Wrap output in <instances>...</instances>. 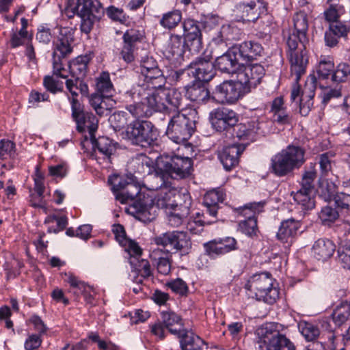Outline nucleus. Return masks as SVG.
Masks as SVG:
<instances>
[{"label":"nucleus","mask_w":350,"mask_h":350,"mask_svg":"<svg viewBox=\"0 0 350 350\" xmlns=\"http://www.w3.org/2000/svg\"><path fill=\"white\" fill-rule=\"evenodd\" d=\"M182 26L187 49L191 53H198L202 48V32L198 22L187 18L183 21Z\"/></svg>","instance_id":"a211bd4d"},{"label":"nucleus","mask_w":350,"mask_h":350,"mask_svg":"<svg viewBox=\"0 0 350 350\" xmlns=\"http://www.w3.org/2000/svg\"><path fill=\"white\" fill-rule=\"evenodd\" d=\"M305 154L302 147L289 144L272 157L269 170L278 177H284L304 164Z\"/></svg>","instance_id":"7ed1b4c3"},{"label":"nucleus","mask_w":350,"mask_h":350,"mask_svg":"<svg viewBox=\"0 0 350 350\" xmlns=\"http://www.w3.org/2000/svg\"><path fill=\"white\" fill-rule=\"evenodd\" d=\"M244 150L245 146L234 144L219 152L218 159L226 171H230L239 164L240 155Z\"/></svg>","instance_id":"a878e982"},{"label":"nucleus","mask_w":350,"mask_h":350,"mask_svg":"<svg viewBox=\"0 0 350 350\" xmlns=\"http://www.w3.org/2000/svg\"><path fill=\"white\" fill-rule=\"evenodd\" d=\"M238 230L247 237L254 239L258 237L260 232L256 219H245L238 224Z\"/></svg>","instance_id":"49530a36"},{"label":"nucleus","mask_w":350,"mask_h":350,"mask_svg":"<svg viewBox=\"0 0 350 350\" xmlns=\"http://www.w3.org/2000/svg\"><path fill=\"white\" fill-rule=\"evenodd\" d=\"M144 77V81L142 85H137L133 87L130 90L125 92L124 95V101L125 103V107H127L128 103L126 101L127 94H129L134 90L138 88H142L147 92H153V90H159L161 88L165 86L166 83V79L163 75V71L159 67L155 68L152 70H150L142 74Z\"/></svg>","instance_id":"5701e85b"},{"label":"nucleus","mask_w":350,"mask_h":350,"mask_svg":"<svg viewBox=\"0 0 350 350\" xmlns=\"http://www.w3.org/2000/svg\"><path fill=\"white\" fill-rule=\"evenodd\" d=\"M96 88L97 92L107 98L113 96L115 90L111 81L108 72H102L96 79Z\"/></svg>","instance_id":"58836bf2"},{"label":"nucleus","mask_w":350,"mask_h":350,"mask_svg":"<svg viewBox=\"0 0 350 350\" xmlns=\"http://www.w3.org/2000/svg\"><path fill=\"white\" fill-rule=\"evenodd\" d=\"M183 22L182 12L178 9H173L163 13L159 18V24L164 29L172 31Z\"/></svg>","instance_id":"f704fd0d"},{"label":"nucleus","mask_w":350,"mask_h":350,"mask_svg":"<svg viewBox=\"0 0 350 350\" xmlns=\"http://www.w3.org/2000/svg\"><path fill=\"white\" fill-rule=\"evenodd\" d=\"M129 263L133 270L137 272L138 274L144 279L148 278L152 275V271L150 262L146 259L140 258H129Z\"/></svg>","instance_id":"de8ad7c7"},{"label":"nucleus","mask_w":350,"mask_h":350,"mask_svg":"<svg viewBox=\"0 0 350 350\" xmlns=\"http://www.w3.org/2000/svg\"><path fill=\"white\" fill-rule=\"evenodd\" d=\"M166 286L170 288L172 292L180 296H187L189 293L187 284L181 278L172 280L166 283Z\"/></svg>","instance_id":"052dcab7"},{"label":"nucleus","mask_w":350,"mask_h":350,"mask_svg":"<svg viewBox=\"0 0 350 350\" xmlns=\"http://www.w3.org/2000/svg\"><path fill=\"white\" fill-rule=\"evenodd\" d=\"M43 85L47 91L52 94L62 92L64 90L63 82L54 79L52 76H45L44 77Z\"/></svg>","instance_id":"0e129e2a"},{"label":"nucleus","mask_w":350,"mask_h":350,"mask_svg":"<svg viewBox=\"0 0 350 350\" xmlns=\"http://www.w3.org/2000/svg\"><path fill=\"white\" fill-rule=\"evenodd\" d=\"M317 89V78L314 75H310L304 85L303 89L300 88L299 96L293 102L299 103V113L302 116H307L313 107V98Z\"/></svg>","instance_id":"aec40b11"},{"label":"nucleus","mask_w":350,"mask_h":350,"mask_svg":"<svg viewBox=\"0 0 350 350\" xmlns=\"http://www.w3.org/2000/svg\"><path fill=\"white\" fill-rule=\"evenodd\" d=\"M65 85L67 91L71 94V97L68 96V100L71 105L73 99L78 100L77 96L79 92L83 96H87L88 94V85L83 79L71 77L70 79H66Z\"/></svg>","instance_id":"72a5a7b5"},{"label":"nucleus","mask_w":350,"mask_h":350,"mask_svg":"<svg viewBox=\"0 0 350 350\" xmlns=\"http://www.w3.org/2000/svg\"><path fill=\"white\" fill-rule=\"evenodd\" d=\"M126 109L134 118H149L155 112L170 113L182 108L184 97L176 89L165 86L153 92L138 88L127 94Z\"/></svg>","instance_id":"f257e3e1"},{"label":"nucleus","mask_w":350,"mask_h":350,"mask_svg":"<svg viewBox=\"0 0 350 350\" xmlns=\"http://www.w3.org/2000/svg\"><path fill=\"white\" fill-rule=\"evenodd\" d=\"M264 202H252L234 208V212L245 219H256L257 215L262 211Z\"/></svg>","instance_id":"79ce46f5"},{"label":"nucleus","mask_w":350,"mask_h":350,"mask_svg":"<svg viewBox=\"0 0 350 350\" xmlns=\"http://www.w3.org/2000/svg\"><path fill=\"white\" fill-rule=\"evenodd\" d=\"M332 321L336 327H340L350 319V302L342 301L332 314Z\"/></svg>","instance_id":"ea45409f"},{"label":"nucleus","mask_w":350,"mask_h":350,"mask_svg":"<svg viewBox=\"0 0 350 350\" xmlns=\"http://www.w3.org/2000/svg\"><path fill=\"white\" fill-rule=\"evenodd\" d=\"M248 92L237 77V80H226L217 85L213 92L211 100L220 105H234Z\"/></svg>","instance_id":"1a4fd4ad"},{"label":"nucleus","mask_w":350,"mask_h":350,"mask_svg":"<svg viewBox=\"0 0 350 350\" xmlns=\"http://www.w3.org/2000/svg\"><path fill=\"white\" fill-rule=\"evenodd\" d=\"M280 325L275 322H266L256 332V342L262 350H295L294 343L280 332Z\"/></svg>","instance_id":"20e7f679"},{"label":"nucleus","mask_w":350,"mask_h":350,"mask_svg":"<svg viewBox=\"0 0 350 350\" xmlns=\"http://www.w3.org/2000/svg\"><path fill=\"white\" fill-rule=\"evenodd\" d=\"M185 48L187 49L185 39L182 36L175 33L171 34L166 51L169 55L172 56V58L178 59L183 55ZM167 57L170 58V57Z\"/></svg>","instance_id":"c9c22d12"},{"label":"nucleus","mask_w":350,"mask_h":350,"mask_svg":"<svg viewBox=\"0 0 350 350\" xmlns=\"http://www.w3.org/2000/svg\"><path fill=\"white\" fill-rule=\"evenodd\" d=\"M136 118L125 129L126 138L133 145L142 147L153 146L159 136L158 129L152 122Z\"/></svg>","instance_id":"0eeeda50"},{"label":"nucleus","mask_w":350,"mask_h":350,"mask_svg":"<svg viewBox=\"0 0 350 350\" xmlns=\"http://www.w3.org/2000/svg\"><path fill=\"white\" fill-rule=\"evenodd\" d=\"M224 255L238 249L237 241L234 237H226L215 239Z\"/></svg>","instance_id":"680f3d73"},{"label":"nucleus","mask_w":350,"mask_h":350,"mask_svg":"<svg viewBox=\"0 0 350 350\" xmlns=\"http://www.w3.org/2000/svg\"><path fill=\"white\" fill-rule=\"evenodd\" d=\"M71 110L72 118L77 124V130L79 133L88 131L90 137H94L98 129V120L96 117L91 112L83 111L79 100H72Z\"/></svg>","instance_id":"4468645a"},{"label":"nucleus","mask_w":350,"mask_h":350,"mask_svg":"<svg viewBox=\"0 0 350 350\" xmlns=\"http://www.w3.org/2000/svg\"><path fill=\"white\" fill-rule=\"evenodd\" d=\"M350 79V65L342 62L337 65L332 75V81L337 83H345Z\"/></svg>","instance_id":"864d4df0"},{"label":"nucleus","mask_w":350,"mask_h":350,"mask_svg":"<svg viewBox=\"0 0 350 350\" xmlns=\"http://www.w3.org/2000/svg\"><path fill=\"white\" fill-rule=\"evenodd\" d=\"M294 32L301 34V38L305 40L308 29V16L304 11H299L293 16Z\"/></svg>","instance_id":"09e8293b"},{"label":"nucleus","mask_w":350,"mask_h":350,"mask_svg":"<svg viewBox=\"0 0 350 350\" xmlns=\"http://www.w3.org/2000/svg\"><path fill=\"white\" fill-rule=\"evenodd\" d=\"M275 279L269 272L252 275L245 285L247 291L254 294L256 299L269 304H274L279 297V289L274 284Z\"/></svg>","instance_id":"423d86ee"},{"label":"nucleus","mask_w":350,"mask_h":350,"mask_svg":"<svg viewBox=\"0 0 350 350\" xmlns=\"http://www.w3.org/2000/svg\"><path fill=\"white\" fill-rule=\"evenodd\" d=\"M329 6L324 11L325 20L330 23L338 20L340 15L344 13V7L338 3H329Z\"/></svg>","instance_id":"6e6d98bb"},{"label":"nucleus","mask_w":350,"mask_h":350,"mask_svg":"<svg viewBox=\"0 0 350 350\" xmlns=\"http://www.w3.org/2000/svg\"><path fill=\"white\" fill-rule=\"evenodd\" d=\"M286 43L290 52L302 51L306 50L308 38L305 36V40H304L301 38V34L293 31L289 34Z\"/></svg>","instance_id":"8fccbe9b"},{"label":"nucleus","mask_w":350,"mask_h":350,"mask_svg":"<svg viewBox=\"0 0 350 350\" xmlns=\"http://www.w3.org/2000/svg\"><path fill=\"white\" fill-rule=\"evenodd\" d=\"M91 60L88 55H80L69 64V72L72 77L83 79L88 72V66Z\"/></svg>","instance_id":"e433bc0d"},{"label":"nucleus","mask_w":350,"mask_h":350,"mask_svg":"<svg viewBox=\"0 0 350 350\" xmlns=\"http://www.w3.org/2000/svg\"><path fill=\"white\" fill-rule=\"evenodd\" d=\"M182 199L183 203L170 204L171 207L169 211L174 214H178V215L185 219L190 213L191 199L189 194H183Z\"/></svg>","instance_id":"3c124183"},{"label":"nucleus","mask_w":350,"mask_h":350,"mask_svg":"<svg viewBox=\"0 0 350 350\" xmlns=\"http://www.w3.org/2000/svg\"><path fill=\"white\" fill-rule=\"evenodd\" d=\"M288 56L291 63V73L295 76L291 92V100L294 101L299 96L300 85L298 82L301 77L306 72L308 58L306 50L290 52Z\"/></svg>","instance_id":"dca6fc26"},{"label":"nucleus","mask_w":350,"mask_h":350,"mask_svg":"<svg viewBox=\"0 0 350 350\" xmlns=\"http://www.w3.org/2000/svg\"><path fill=\"white\" fill-rule=\"evenodd\" d=\"M298 328L308 342H314L320 336V329L317 325L312 322L301 321L298 323Z\"/></svg>","instance_id":"37998d69"},{"label":"nucleus","mask_w":350,"mask_h":350,"mask_svg":"<svg viewBox=\"0 0 350 350\" xmlns=\"http://www.w3.org/2000/svg\"><path fill=\"white\" fill-rule=\"evenodd\" d=\"M265 75V69L260 64H250L245 67L242 72L237 75L246 90L250 92L252 88H256L261 83Z\"/></svg>","instance_id":"4be33fe9"},{"label":"nucleus","mask_w":350,"mask_h":350,"mask_svg":"<svg viewBox=\"0 0 350 350\" xmlns=\"http://www.w3.org/2000/svg\"><path fill=\"white\" fill-rule=\"evenodd\" d=\"M212 126L217 132H231L239 121L237 113L232 109L218 107L210 113Z\"/></svg>","instance_id":"f3484780"},{"label":"nucleus","mask_w":350,"mask_h":350,"mask_svg":"<svg viewBox=\"0 0 350 350\" xmlns=\"http://www.w3.org/2000/svg\"><path fill=\"white\" fill-rule=\"evenodd\" d=\"M316 165L315 162H310L304 167L299 183L301 187L314 189V181L318 175Z\"/></svg>","instance_id":"a18cd8bd"},{"label":"nucleus","mask_w":350,"mask_h":350,"mask_svg":"<svg viewBox=\"0 0 350 350\" xmlns=\"http://www.w3.org/2000/svg\"><path fill=\"white\" fill-rule=\"evenodd\" d=\"M74 31L69 27H60L59 35L53 41V57H67L73 52Z\"/></svg>","instance_id":"412c9836"},{"label":"nucleus","mask_w":350,"mask_h":350,"mask_svg":"<svg viewBox=\"0 0 350 350\" xmlns=\"http://www.w3.org/2000/svg\"><path fill=\"white\" fill-rule=\"evenodd\" d=\"M204 249L206 254L212 258H215L218 256H223L224 254L221 252V248L219 247L215 239L209 241L203 244Z\"/></svg>","instance_id":"774afa93"},{"label":"nucleus","mask_w":350,"mask_h":350,"mask_svg":"<svg viewBox=\"0 0 350 350\" xmlns=\"http://www.w3.org/2000/svg\"><path fill=\"white\" fill-rule=\"evenodd\" d=\"M334 70V64L332 61L325 57L321 59L319 63L317 72L319 78L322 79H327Z\"/></svg>","instance_id":"bf43d9fd"},{"label":"nucleus","mask_w":350,"mask_h":350,"mask_svg":"<svg viewBox=\"0 0 350 350\" xmlns=\"http://www.w3.org/2000/svg\"><path fill=\"white\" fill-rule=\"evenodd\" d=\"M338 216L337 211L330 206L323 207L319 213V218L323 224L332 223L338 218Z\"/></svg>","instance_id":"69168bd1"},{"label":"nucleus","mask_w":350,"mask_h":350,"mask_svg":"<svg viewBox=\"0 0 350 350\" xmlns=\"http://www.w3.org/2000/svg\"><path fill=\"white\" fill-rule=\"evenodd\" d=\"M300 228L301 222L299 220L293 218L283 220L280 224L276 237L282 243H291L295 237L297 236Z\"/></svg>","instance_id":"c85d7f7f"},{"label":"nucleus","mask_w":350,"mask_h":350,"mask_svg":"<svg viewBox=\"0 0 350 350\" xmlns=\"http://www.w3.org/2000/svg\"><path fill=\"white\" fill-rule=\"evenodd\" d=\"M161 321L172 334L180 336L182 331H184L181 317L173 311H162L161 312Z\"/></svg>","instance_id":"7c9ffc66"},{"label":"nucleus","mask_w":350,"mask_h":350,"mask_svg":"<svg viewBox=\"0 0 350 350\" xmlns=\"http://www.w3.org/2000/svg\"><path fill=\"white\" fill-rule=\"evenodd\" d=\"M240 61L247 63L262 56L264 49L262 45L256 41H244L240 44L233 45Z\"/></svg>","instance_id":"393cba45"},{"label":"nucleus","mask_w":350,"mask_h":350,"mask_svg":"<svg viewBox=\"0 0 350 350\" xmlns=\"http://www.w3.org/2000/svg\"><path fill=\"white\" fill-rule=\"evenodd\" d=\"M313 190L310 188L301 187L295 193H293L294 200L301 206L304 210H311L314 208L315 201L313 196Z\"/></svg>","instance_id":"4c0bfd02"},{"label":"nucleus","mask_w":350,"mask_h":350,"mask_svg":"<svg viewBox=\"0 0 350 350\" xmlns=\"http://www.w3.org/2000/svg\"><path fill=\"white\" fill-rule=\"evenodd\" d=\"M92 144L93 152L91 154L100 165L108 167L111 163V157L116 151V144L107 137L102 136L98 138L90 137Z\"/></svg>","instance_id":"2eb2a0df"},{"label":"nucleus","mask_w":350,"mask_h":350,"mask_svg":"<svg viewBox=\"0 0 350 350\" xmlns=\"http://www.w3.org/2000/svg\"><path fill=\"white\" fill-rule=\"evenodd\" d=\"M144 38L143 31L134 29H128L123 34V45L120 56L126 63L129 64L134 61L135 52L137 50V45L142 42Z\"/></svg>","instance_id":"6ab92c4d"},{"label":"nucleus","mask_w":350,"mask_h":350,"mask_svg":"<svg viewBox=\"0 0 350 350\" xmlns=\"http://www.w3.org/2000/svg\"><path fill=\"white\" fill-rule=\"evenodd\" d=\"M150 258L159 273L163 275L170 274L172 263L171 252L163 249H154L150 254Z\"/></svg>","instance_id":"cd10ccee"},{"label":"nucleus","mask_w":350,"mask_h":350,"mask_svg":"<svg viewBox=\"0 0 350 350\" xmlns=\"http://www.w3.org/2000/svg\"><path fill=\"white\" fill-rule=\"evenodd\" d=\"M32 41V35L29 33H24L23 31L13 32L11 34L10 44L12 48H17L26 45Z\"/></svg>","instance_id":"4d7b16f0"},{"label":"nucleus","mask_w":350,"mask_h":350,"mask_svg":"<svg viewBox=\"0 0 350 350\" xmlns=\"http://www.w3.org/2000/svg\"><path fill=\"white\" fill-rule=\"evenodd\" d=\"M192 166L193 161L190 158L176 154L166 157L161 161V165H159L152 174L154 178L159 179V185L152 186L151 189H161L157 201L158 206L162 208H167L170 206L166 201V196H162L163 193L167 196L164 190L171 187L168 178L183 179L188 177L191 174Z\"/></svg>","instance_id":"f03ea898"},{"label":"nucleus","mask_w":350,"mask_h":350,"mask_svg":"<svg viewBox=\"0 0 350 350\" xmlns=\"http://www.w3.org/2000/svg\"><path fill=\"white\" fill-rule=\"evenodd\" d=\"M75 9L81 19L80 29L85 34L90 33L94 23L104 15L103 8L98 0H77Z\"/></svg>","instance_id":"9d476101"},{"label":"nucleus","mask_w":350,"mask_h":350,"mask_svg":"<svg viewBox=\"0 0 350 350\" xmlns=\"http://www.w3.org/2000/svg\"><path fill=\"white\" fill-rule=\"evenodd\" d=\"M217 220L218 219L210 217L204 213H197L193 219L187 223V229L192 234L200 235L206 225L215 224Z\"/></svg>","instance_id":"473e14b6"},{"label":"nucleus","mask_w":350,"mask_h":350,"mask_svg":"<svg viewBox=\"0 0 350 350\" xmlns=\"http://www.w3.org/2000/svg\"><path fill=\"white\" fill-rule=\"evenodd\" d=\"M268 122L264 121H247L245 123H236L232 130V135L241 142L243 146H246L255 142L260 136H265L269 133Z\"/></svg>","instance_id":"f8f14e48"},{"label":"nucleus","mask_w":350,"mask_h":350,"mask_svg":"<svg viewBox=\"0 0 350 350\" xmlns=\"http://www.w3.org/2000/svg\"><path fill=\"white\" fill-rule=\"evenodd\" d=\"M212 59V52L206 50L187 66V70L189 71L188 75L191 74L195 80L209 82L215 76V64Z\"/></svg>","instance_id":"ddd939ff"},{"label":"nucleus","mask_w":350,"mask_h":350,"mask_svg":"<svg viewBox=\"0 0 350 350\" xmlns=\"http://www.w3.org/2000/svg\"><path fill=\"white\" fill-rule=\"evenodd\" d=\"M36 39L42 44H48L52 39L51 30L46 25L43 24L38 27Z\"/></svg>","instance_id":"338daca9"},{"label":"nucleus","mask_w":350,"mask_h":350,"mask_svg":"<svg viewBox=\"0 0 350 350\" xmlns=\"http://www.w3.org/2000/svg\"><path fill=\"white\" fill-rule=\"evenodd\" d=\"M180 340L182 350H202L204 340L192 332L181 334Z\"/></svg>","instance_id":"a19ab883"},{"label":"nucleus","mask_w":350,"mask_h":350,"mask_svg":"<svg viewBox=\"0 0 350 350\" xmlns=\"http://www.w3.org/2000/svg\"><path fill=\"white\" fill-rule=\"evenodd\" d=\"M139 193V187L131 182L124 191L116 194V199L122 204L133 202L127 208V212L142 222H150L156 217V208L152 204L144 202L140 198L135 200Z\"/></svg>","instance_id":"39448f33"},{"label":"nucleus","mask_w":350,"mask_h":350,"mask_svg":"<svg viewBox=\"0 0 350 350\" xmlns=\"http://www.w3.org/2000/svg\"><path fill=\"white\" fill-rule=\"evenodd\" d=\"M224 200V195L222 191L213 189L208 191L204 197V206L206 210L204 213L210 217L218 219L217 213L219 209V204Z\"/></svg>","instance_id":"c756f323"},{"label":"nucleus","mask_w":350,"mask_h":350,"mask_svg":"<svg viewBox=\"0 0 350 350\" xmlns=\"http://www.w3.org/2000/svg\"><path fill=\"white\" fill-rule=\"evenodd\" d=\"M195 111L188 114L178 112L174 115L167 125L166 135L176 144L187 142L196 129Z\"/></svg>","instance_id":"6e6552de"},{"label":"nucleus","mask_w":350,"mask_h":350,"mask_svg":"<svg viewBox=\"0 0 350 350\" xmlns=\"http://www.w3.org/2000/svg\"><path fill=\"white\" fill-rule=\"evenodd\" d=\"M334 154L330 152L321 154L318 158L319 165V181L324 180L332 170Z\"/></svg>","instance_id":"c03bdc74"},{"label":"nucleus","mask_w":350,"mask_h":350,"mask_svg":"<svg viewBox=\"0 0 350 350\" xmlns=\"http://www.w3.org/2000/svg\"><path fill=\"white\" fill-rule=\"evenodd\" d=\"M154 243L170 252L172 250L188 254L191 249V241L187 233L184 231H168L157 236Z\"/></svg>","instance_id":"9b49d317"},{"label":"nucleus","mask_w":350,"mask_h":350,"mask_svg":"<svg viewBox=\"0 0 350 350\" xmlns=\"http://www.w3.org/2000/svg\"><path fill=\"white\" fill-rule=\"evenodd\" d=\"M338 259L343 268L350 269V240L340 243L338 249Z\"/></svg>","instance_id":"5fc2aeb1"},{"label":"nucleus","mask_w":350,"mask_h":350,"mask_svg":"<svg viewBox=\"0 0 350 350\" xmlns=\"http://www.w3.org/2000/svg\"><path fill=\"white\" fill-rule=\"evenodd\" d=\"M312 250L317 260L324 261L333 255L336 245L328 239H319L314 242Z\"/></svg>","instance_id":"2f4dec72"},{"label":"nucleus","mask_w":350,"mask_h":350,"mask_svg":"<svg viewBox=\"0 0 350 350\" xmlns=\"http://www.w3.org/2000/svg\"><path fill=\"white\" fill-rule=\"evenodd\" d=\"M135 163L137 165V172L139 173H151L153 161L150 157L145 154L138 155L135 160Z\"/></svg>","instance_id":"e2e57ef3"},{"label":"nucleus","mask_w":350,"mask_h":350,"mask_svg":"<svg viewBox=\"0 0 350 350\" xmlns=\"http://www.w3.org/2000/svg\"><path fill=\"white\" fill-rule=\"evenodd\" d=\"M241 65H243V63L240 62L233 46L217 57L215 61V67L220 72L230 75L237 73Z\"/></svg>","instance_id":"b1692460"},{"label":"nucleus","mask_w":350,"mask_h":350,"mask_svg":"<svg viewBox=\"0 0 350 350\" xmlns=\"http://www.w3.org/2000/svg\"><path fill=\"white\" fill-rule=\"evenodd\" d=\"M16 154L15 144L9 140L3 139L0 140V159L5 160L14 158Z\"/></svg>","instance_id":"13d9d810"},{"label":"nucleus","mask_w":350,"mask_h":350,"mask_svg":"<svg viewBox=\"0 0 350 350\" xmlns=\"http://www.w3.org/2000/svg\"><path fill=\"white\" fill-rule=\"evenodd\" d=\"M110 125L115 131H120L124 128L126 129L128 124V114L125 111H116L109 118Z\"/></svg>","instance_id":"603ef678"},{"label":"nucleus","mask_w":350,"mask_h":350,"mask_svg":"<svg viewBox=\"0 0 350 350\" xmlns=\"http://www.w3.org/2000/svg\"><path fill=\"white\" fill-rule=\"evenodd\" d=\"M185 90V96L197 104H206L211 100L210 92L203 81L194 80L191 84L186 85Z\"/></svg>","instance_id":"bb28decb"}]
</instances>
